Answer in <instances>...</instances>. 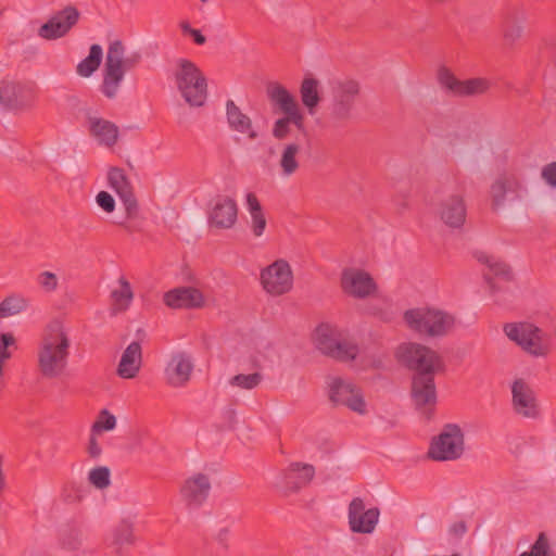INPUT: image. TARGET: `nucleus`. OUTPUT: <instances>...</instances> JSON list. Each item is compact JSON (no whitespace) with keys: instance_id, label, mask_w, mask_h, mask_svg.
I'll return each instance as SVG.
<instances>
[{"instance_id":"1","label":"nucleus","mask_w":556,"mask_h":556,"mask_svg":"<svg viewBox=\"0 0 556 556\" xmlns=\"http://www.w3.org/2000/svg\"><path fill=\"white\" fill-rule=\"evenodd\" d=\"M71 340L64 325L54 320L43 331L38 346V367L42 376L56 378L61 376L68 362Z\"/></svg>"},{"instance_id":"2","label":"nucleus","mask_w":556,"mask_h":556,"mask_svg":"<svg viewBox=\"0 0 556 556\" xmlns=\"http://www.w3.org/2000/svg\"><path fill=\"white\" fill-rule=\"evenodd\" d=\"M140 61L139 53L126 55V49L122 41H112L108 48L103 78L100 91L108 99H115L119 92L125 74L134 68Z\"/></svg>"},{"instance_id":"3","label":"nucleus","mask_w":556,"mask_h":556,"mask_svg":"<svg viewBox=\"0 0 556 556\" xmlns=\"http://www.w3.org/2000/svg\"><path fill=\"white\" fill-rule=\"evenodd\" d=\"M403 319L409 330L428 338L445 337L456 325V318L453 314L428 306L407 309Z\"/></svg>"},{"instance_id":"4","label":"nucleus","mask_w":556,"mask_h":556,"mask_svg":"<svg viewBox=\"0 0 556 556\" xmlns=\"http://www.w3.org/2000/svg\"><path fill=\"white\" fill-rule=\"evenodd\" d=\"M173 79L180 96L190 106L204 105L207 98V83L204 74L193 62L178 59L173 68Z\"/></svg>"},{"instance_id":"5","label":"nucleus","mask_w":556,"mask_h":556,"mask_svg":"<svg viewBox=\"0 0 556 556\" xmlns=\"http://www.w3.org/2000/svg\"><path fill=\"white\" fill-rule=\"evenodd\" d=\"M313 338L318 351L338 361H353L358 355L356 342L336 325L320 324L315 329Z\"/></svg>"},{"instance_id":"6","label":"nucleus","mask_w":556,"mask_h":556,"mask_svg":"<svg viewBox=\"0 0 556 556\" xmlns=\"http://www.w3.org/2000/svg\"><path fill=\"white\" fill-rule=\"evenodd\" d=\"M503 331L510 341L533 357H546L551 352L548 336L532 323H507L504 325Z\"/></svg>"},{"instance_id":"7","label":"nucleus","mask_w":556,"mask_h":556,"mask_svg":"<svg viewBox=\"0 0 556 556\" xmlns=\"http://www.w3.org/2000/svg\"><path fill=\"white\" fill-rule=\"evenodd\" d=\"M359 94L361 84L355 79L342 78L332 81L329 119L333 126L343 125L352 118Z\"/></svg>"},{"instance_id":"8","label":"nucleus","mask_w":556,"mask_h":556,"mask_svg":"<svg viewBox=\"0 0 556 556\" xmlns=\"http://www.w3.org/2000/svg\"><path fill=\"white\" fill-rule=\"evenodd\" d=\"M395 357L417 374L434 375L444 369L442 357L431 348L417 342L401 343L396 348Z\"/></svg>"},{"instance_id":"9","label":"nucleus","mask_w":556,"mask_h":556,"mask_svg":"<svg viewBox=\"0 0 556 556\" xmlns=\"http://www.w3.org/2000/svg\"><path fill=\"white\" fill-rule=\"evenodd\" d=\"M435 216L450 229L459 230L463 228L467 207L465 199L459 192H448L447 188L441 186L435 190L431 200Z\"/></svg>"},{"instance_id":"10","label":"nucleus","mask_w":556,"mask_h":556,"mask_svg":"<svg viewBox=\"0 0 556 556\" xmlns=\"http://www.w3.org/2000/svg\"><path fill=\"white\" fill-rule=\"evenodd\" d=\"M476 257L488 267L484 278L489 283L494 301L498 304H504L508 300L506 294L511 293L508 286L513 278L509 266L498 257L485 252H478Z\"/></svg>"},{"instance_id":"11","label":"nucleus","mask_w":556,"mask_h":556,"mask_svg":"<svg viewBox=\"0 0 556 556\" xmlns=\"http://www.w3.org/2000/svg\"><path fill=\"white\" fill-rule=\"evenodd\" d=\"M327 384L329 400L336 406H344L361 416L368 413V405L362 389L352 381L340 377H330Z\"/></svg>"},{"instance_id":"12","label":"nucleus","mask_w":556,"mask_h":556,"mask_svg":"<svg viewBox=\"0 0 556 556\" xmlns=\"http://www.w3.org/2000/svg\"><path fill=\"white\" fill-rule=\"evenodd\" d=\"M464 433L459 426L448 424L433 438L428 455L438 462L455 460L464 454Z\"/></svg>"},{"instance_id":"13","label":"nucleus","mask_w":556,"mask_h":556,"mask_svg":"<svg viewBox=\"0 0 556 556\" xmlns=\"http://www.w3.org/2000/svg\"><path fill=\"white\" fill-rule=\"evenodd\" d=\"M260 281L266 293L279 296L291 291L293 273L287 261L277 260L261 270Z\"/></svg>"},{"instance_id":"14","label":"nucleus","mask_w":556,"mask_h":556,"mask_svg":"<svg viewBox=\"0 0 556 556\" xmlns=\"http://www.w3.org/2000/svg\"><path fill=\"white\" fill-rule=\"evenodd\" d=\"M438 79L442 88L456 97L483 96L491 88V81L488 78L473 77L460 80L445 67L439 70Z\"/></svg>"},{"instance_id":"15","label":"nucleus","mask_w":556,"mask_h":556,"mask_svg":"<svg viewBox=\"0 0 556 556\" xmlns=\"http://www.w3.org/2000/svg\"><path fill=\"white\" fill-rule=\"evenodd\" d=\"M527 189L520 176L514 172L498 175L491 185L490 194L495 207H502L507 201H520Z\"/></svg>"},{"instance_id":"16","label":"nucleus","mask_w":556,"mask_h":556,"mask_svg":"<svg viewBox=\"0 0 556 556\" xmlns=\"http://www.w3.org/2000/svg\"><path fill=\"white\" fill-rule=\"evenodd\" d=\"M342 291L354 299L364 300L376 294L378 287L369 273L359 268H345L341 274Z\"/></svg>"},{"instance_id":"17","label":"nucleus","mask_w":556,"mask_h":556,"mask_svg":"<svg viewBox=\"0 0 556 556\" xmlns=\"http://www.w3.org/2000/svg\"><path fill=\"white\" fill-rule=\"evenodd\" d=\"M378 507L366 508L361 497H354L348 507V523L353 533L371 534L379 522Z\"/></svg>"},{"instance_id":"18","label":"nucleus","mask_w":556,"mask_h":556,"mask_svg":"<svg viewBox=\"0 0 556 556\" xmlns=\"http://www.w3.org/2000/svg\"><path fill=\"white\" fill-rule=\"evenodd\" d=\"M36 94V87L31 83L16 80L0 81V105L9 109L29 106Z\"/></svg>"},{"instance_id":"19","label":"nucleus","mask_w":556,"mask_h":556,"mask_svg":"<svg viewBox=\"0 0 556 556\" xmlns=\"http://www.w3.org/2000/svg\"><path fill=\"white\" fill-rule=\"evenodd\" d=\"M238 219V205L229 195H217L210 204L207 223L210 227L217 229H230Z\"/></svg>"},{"instance_id":"20","label":"nucleus","mask_w":556,"mask_h":556,"mask_svg":"<svg viewBox=\"0 0 556 556\" xmlns=\"http://www.w3.org/2000/svg\"><path fill=\"white\" fill-rule=\"evenodd\" d=\"M211 489L210 477L197 472L184 480L179 489V495L188 508L197 509L207 500Z\"/></svg>"},{"instance_id":"21","label":"nucleus","mask_w":556,"mask_h":556,"mask_svg":"<svg viewBox=\"0 0 556 556\" xmlns=\"http://www.w3.org/2000/svg\"><path fill=\"white\" fill-rule=\"evenodd\" d=\"M79 12L74 7L65 9L53 14L38 29V36L46 40H55L64 37L70 29L78 22Z\"/></svg>"},{"instance_id":"22","label":"nucleus","mask_w":556,"mask_h":556,"mask_svg":"<svg viewBox=\"0 0 556 556\" xmlns=\"http://www.w3.org/2000/svg\"><path fill=\"white\" fill-rule=\"evenodd\" d=\"M194 368L191 356L185 352L172 354L164 369L165 381L173 388L185 387L191 379Z\"/></svg>"},{"instance_id":"23","label":"nucleus","mask_w":556,"mask_h":556,"mask_svg":"<svg viewBox=\"0 0 556 556\" xmlns=\"http://www.w3.org/2000/svg\"><path fill=\"white\" fill-rule=\"evenodd\" d=\"M511 404L516 414L534 419L539 416V407L534 391L523 379H516L511 384Z\"/></svg>"},{"instance_id":"24","label":"nucleus","mask_w":556,"mask_h":556,"mask_svg":"<svg viewBox=\"0 0 556 556\" xmlns=\"http://www.w3.org/2000/svg\"><path fill=\"white\" fill-rule=\"evenodd\" d=\"M410 393L417 409L424 413L432 410L437 404V389L433 375L416 374L413 377Z\"/></svg>"},{"instance_id":"25","label":"nucleus","mask_w":556,"mask_h":556,"mask_svg":"<svg viewBox=\"0 0 556 556\" xmlns=\"http://www.w3.org/2000/svg\"><path fill=\"white\" fill-rule=\"evenodd\" d=\"M527 14L518 8L508 9L502 17L501 31L506 48H515L523 37Z\"/></svg>"},{"instance_id":"26","label":"nucleus","mask_w":556,"mask_h":556,"mask_svg":"<svg viewBox=\"0 0 556 556\" xmlns=\"http://www.w3.org/2000/svg\"><path fill=\"white\" fill-rule=\"evenodd\" d=\"M314 475L312 465L293 463L282 472L278 486L286 495L296 493L313 480Z\"/></svg>"},{"instance_id":"27","label":"nucleus","mask_w":556,"mask_h":556,"mask_svg":"<svg viewBox=\"0 0 556 556\" xmlns=\"http://www.w3.org/2000/svg\"><path fill=\"white\" fill-rule=\"evenodd\" d=\"M110 187L117 193L123 202L127 216L134 217L137 214L138 204L132 192L131 184L125 172L118 167H112L108 174Z\"/></svg>"},{"instance_id":"28","label":"nucleus","mask_w":556,"mask_h":556,"mask_svg":"<svg viewBox=\"0 0 556 556\" xmlns=\"http://www.w3.org/2000/svg\"><path fill=\"white\" fill-rule=\"evenodd\" d=\"M163 301L166 306L173 309H192L203 306L204 296L197 288L178 287L165 292Z\"/></svg>"},{"instance_id":"29","label":"nucleus","mask_w":556,"mask_h":556,"mask_svg":"<svg viewBox=\"0 0 556 556\" xmlns=\"http://www.w3.org/2000/svg\"><path fill=\"white\" fill-rule=\"evenodd\" d=\"M90 136L100 144L111 148L116 144L119 136L118 127L111 121L96 115L87 117Z\"/></svg>"},{"instance_id":"30","label":"nucleus","mask_w":556,"mask_h":556,"mask_svg":"<svg viewBox=\"0 0 556 556\" xmlns=\"http://www.w3.org/2000/svg\"><path fill=\"white\" fill-rule=\"evenodd\" d=\"M267 96L274 102L285 116H291L292 119H300L304 116L294 98L282 85L273 83L267 87Z\"/></svg>"},{"instance_id":"31","label":"nucleus","mask_w":556,"mask_h":556,"mask_svg":"<svg viewBox=\"0 0 556 556\" xmlns=\"http://www.w3.org/2000/svg\"><path fill=\"white\" fill-rule=\"evenodd\" d=\"M226 118L232 131L245 135L250 140L257 139L258 132L253 127L252 119L232 100L226 102Z\"/></svg>"},{"instance_id":"32","label":"nucleus","mask_w":556,"mask_h":556,"mask_svg":"<svg viewBox=\"0 0 556 556\" xmlns=\"http://www.w3.org/2000/svg\"><path fill=\"white\" fill-rule=\"evenodd\" d=\"M142 351L139 342H131L123 352L117 366V375L123 379L135 378L141 367Z\"/></svg>"},{"instance_id":"33","label":"nucleus","mask_w":556,"mask_h":556,"mask_svg":"<svg viewBox=\"0 0 556 556\" xmlns=\"http://www.w3.org/2000/svg\"><path fill=\"white\" fill-rule=\"evenodd\" d=\"M134 542V522L129 518H124L116 523L105 538L106 545L116 553H119L124 546L131 545Z\"/></svg>"},{"instance_id":"34","label":"nucleus","mask_w":556,"mask_h":556,"mask_svg":"<svg viewBox=\"0 0 556 556\" xmlns=\"http://www.w3.org/2000/svg\"><path fill=\"white\" fill-rule=\"evenodd\" d=\"M300 96L308 114L314 115L321 100L319 80L312 76L305 77L300 86Z\"/></svg>"},{"instance_id":"35","label":"nucleus","mask_w":556,"mask_h":556,"mask_svg":"<svg viewBox=\"0 0 556 556\" xmlns=\"http://www.w3.org/2000/svg\"><path fill=\"white\" fill-rule=\"evenodd\" d=\"M245 206L251 217V229L255 237H261L266 228V218L257 197L253 192L245 195Z\"/></svg>"},{"instance_id":"36","label":"nucleus","mask_w":556,"mask_h":556,"mask_svg":"<svg viewBox=\"0 0 556 556\" xmlns=\"http://www.w3.org/2000/svg\"><path fill=\"white\" fill-rule=\"evenodd\" d=\"M300 144L292 142L283 147L280 154L279 166L285 177L292 176L300 167L298 154L300 153Z\"/></svg>"},{"instance_id":"37","label":"nucleus","mask_w":556,"mask_h":556,"mask_svg":"<svg viewBox=\"0 0 556 556\" xmlns=\"http://www.w3.org/2000/svg\"><path fill=\"white\" fill-rule=\"evenodd\" d=\"M119 287L112 291L111 298L113 301L112 313L117 314L119 312L126 311L132 299L134 293L130 287V283L126 280L125 277H121L118 279Z\"/></svg>"},{"instance_id":"38","label":"nucleus","mask_w":556,"mask_h":556,"mask_svg":"<svg viewBox=\"0 0 556 556\" xmlns=\"http://www.w3.org/2000/svg\"><path fill=\"white\" fill-rule=\"evenodd\" d=\"M103 59V50L100 45H92L87 58L81 60L76 67V72L81 77L91 76L100 66Z\"/></svg>"},{"instance_id":"39","label":"nucleus","mask_w":556,"mask_h":556,"mask_svg":"<svg viewBox=\"0 0 556 556\" xmlns=\"http://www.w3.org/2000/svg\"><path fill=\"white\" fill-rule=\"evenodd\" d=\"M291 125L302 130L304 128V116H300V119H292L291 116H282L276 119L271 128L273 137L277 140L288 138L291 132Z\"/></svg>"},{"instance_id":"40","label":"nucleus","mask_w":556,"mask_h":556,"mask_svg":"<svg viewBox=\"0 0 556 556\" xmlns=\"http://www.w3.org/2000/svg\"><path fill=\"white\" fill-rule=\"evenodd\" d=\"M263 381V375L258 371L252 374H238L228 381L229 386L240 390L251 391L256 389Z\"/></svg>"},{"instance_id":"41","label":"nucleus","mask_w":556,"mask_h":556,"mask_svg":"<svg viewBox=\"0 0 556 556\" xmlns=\"http://www.w3.org/2000/svg\"><path fill=\"white\" fill-rule=\"evenodd\" d=\"M89 483L98 490H104L111 484V471L105 466L92 468L88 473Z\"/></svg>"},{"instance_id":"42","label":"nucleus","mask_w":556,"mask_h":556,"mask_svg":"<svg viewBox=\"0 0 556 556\" xmlns=\"http://www.w3.org/2000/svg\"><path fill=\"white\" fill-rule=\"evenodd\" d=\"M116 427V417L111 414L108 409H102L97 420L91 426V432L93 434L101 433L103 431H111Z\"/></svg>"},{"instance_id":"43","label":"nucleus","mask_w":556,"mask_h":556,"mask_svg":"<svg viewBox=\"0 0 556 556\" xmlns=\"http://www.w3.org/2000/svg\"><path fill=\"white\" fill-rule=\"evenodd\" d=\"M25 307L24 300L20 298L9 296L0 304V317L7 318L21 313Z\"/></svg>"},{"instance_id":"44","label":"nucleus","mask_w":556,"mask_h":556,"mask_svg":"<svg viewBox=\"0 0 556 556\" xmlns=\"http://www.w3.org/2000/svg\"><path fill=\"white\" fill-rule=\"evenodd\" d=\"M549 542L544 532H541L529 552H523L528 556H549Z\"/></svg>"},{"instance_id":"45","label":"nucleus","mask_w":556,"mask_h":556,"mask_svg":"<svg viewBox=\"0 0 556 556\" xmlns=\"http://www.w3.org/2000/svg\"><path fill=\"white\" fill-rule=\"evenodd\" d=\"M96 202L105 213H112L115 210V200L106 191H100L96 197Z\"/></svg>"},{"instance_id":"46","label":"nucleus","mask_w":556,"mask_h":556,"mask_svg":"<svg viewBox=\"0 0 556 556\" xmlns=\"http://www.w3.org/2000/svg\"><path fill=\"white\" fill-rule=\"evenodd\" d=\"M38 283L48 292L58 288V278L51 271H43L38 276Z\"/></svg>"},{"instance_id":"47","label":"nucleus","mask_w":556,"mask_h":556,"mask_svg":"<svg viewBox=\"0 0 556 556\" xmlns=\"http://www.w3.org/2000/svg\"><path fill=\"white\" fill-rule=\"evenodd\" d=\"M541 177L549 187L556 188V161L542 168Z\"/></svg>"},{"instance_id":"48","label":"nucleus","mask_w":556,"mask_h":556,"mask_svg":"<svg viewBox=\"0 0 556 556\" xmlns=\"http://www.w3.org/2000/svg\"><path fill=\"white\" fill-rule=\"evenodd\" d=\"M14 343V337L11 333H0V361H7L11 357L8 348Z\"/></svg>"},{"instance_id":"49","label":"nucleus","mask_w":556,"mask_h":556,"mask_svg":"<svg viewBox=\"0 0 556 556\" xmlns=\"http://www.w3.org/2000/svg\"><path fill=\"white\" fill-rule=\"evenodd\" d=\"M466 532H467V526H466V522L463 520L455 521L448 527V535L454 541L460 540L465 535Z\"/></svg>"},{"instance_id":"50","label":"nucleus","mask_w":556,"mask_h":556,"mask_svg":"<svg viewBox=\"0 0 556 556\" xmlns=\"http://www.w3.org/2000/svg\"><path fill=\"white\" fill-rule=\"evenodd\" d=\"M87 452H88L89 456L93 459L99 458L102 454V447L97 441V434H93L92 432L89 438Z\"/></svg>"},{"instance_id":"51","label":"nucleus","mask_w":556,"mask_h":556,"mask_svg":"<svg viewBox=\"0 0 556 556\" xmlns=\"http://www.w3.org/2000/svg\"><path fill=\"white\" fill-rule=\"evenodd\" d=\"M229 536H230V531L228 528H222L218 530V532L216 533V541L224 545V546H227V542L229 540Z\"/></svg>"},{"instance_id":"52","label":"nucleus","mask_w":556,"mask_h":556,"mask_svg":"<svg viewBox=\"0 0 556 556\" xmlns=\"http://www.w3.org/2000/svg\"><path fill=\"white\" fill-rule=\"evenodd\" d=\"M190 36L193 38L197 45H203L206 41V38L198 29H193Z\"/></svg>"},{"instance_id":"53","label":"nucleus","mask_w":556,"mask_h":556,"mask_svg":"<svg viewBox=\"0 0 556 556\" xmlns=\"http://www.w3.org/2000/svg\"><path fill=\"white\" fill-rule=\"evenodd\" d=\"M180 28L185 35H191L192 30L194 29L190 26L188 22H181Z\"/></svg>"},{"instance_id":"54","label":"nucleus","mask_w":556,"mask_h":556,"mask_svg":"<svg viewBox=\"0 0 556 556\" xmlns=\"http://www.w3.org/2000/svg\"><path fill=\"white\" fill-rule=\"evenodd\" d=\"M3 364H4V361H0V376L3 372Z\"/></svg>"},{"instance_id":"55","label":"nucleus","mask_w":556,"mask_h":556,"mask_svg":"<svg viewBox=\"0 0 556 556\" xmlns=\"http://www.w3.org/2000/svg\"><path fill=\"white\" fill-rule=\"evenodd\" d=\"M67 545H68V547H71V548H74V547H75V545H74V544H72V543H67Z\"/></svg>"},{"instance_id":"56","label":"nucleus","mask_w":556,"mask_h":556,"mask_svg":"<svg viewBox=\"0 0 556 556\" xmlns=\"http://www.w3.org/2000/svg\"><path fill=\"white\" fill-rule=\"evenodd\" d=\"M201 2H202V3H206V2H208V0H201Z\"/></svg>"}]
</instances>
